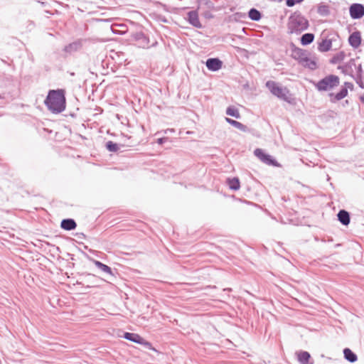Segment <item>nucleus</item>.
<instances>
[{"label":"nucleus","instance_id":"obj_1","mask_svg":"<svg viewBox=\"0 0 364 364\" xmlns=\"http://www.w3.org/2000/svg\"><path fill=\"white\" fill-rule=\"evenodd\" d=\"M44 103L52 113H61L65 110L66 106L65 90L58 89L49 90Z\"/></svg>","mask_w":364,"mask_h":364},{"label":"nucleus","instance_id":"obj_2","mask_svg":"<svg viewBox=\"0 0 364 364\" xmlns=\"http://www.w3.org/2000/svg\"><path fill=\"white\" fill-rule=\"evenodd\" d=\"M309 21L299 11L292 13L287 22V31L289 34L299 35L309 28Z\"/></svg>","mask_w":364,"mask_h":364},{"label":"nucleus","instance_id":"obj_3","mask_svg":"<svg viewBox=\"0 0 364 364\" xmlns=\"http://www.w3.org/2000/svg\"><path fill=\"white\" fill-rule=\"evenodd\" d=\"M266 87L273 95L288 103H292L294 100L287 87L279 86L274 81L268 80L266 82Z\"/></svg>","mask_w":364,"mask_h":364},{"label":"nucleus","instance_id":"obj_4","mask_svg":"<svg viewBox=\"0 0 364 364\" xmlns=\"http://www.w3.org/2000/svg\"><path fill=\"white\" fill-rule=\"evenodd\" d=\"M340 85V78L336 75H328L320 80V92H326L330 98L331 93Z\"/></svg>","mask_w":364,"mask_h":364},{"label":"nucleus","instance_id":"obj_5","mask_svg":"<svg viewBox=\"0 0 364 364\" xmlns=\"http://www.w3.org/2000/svg\"><path fill=\"white\" fill-rule=\"evenodd\" d=\"M254 154L264 164L274 167L280 166L277 161L271 155L265 153L262 149L257 148L254 151Z\"/></svg>","mask_w":364,"mask_h":364},{"label":"nucleus","instance_id":"obj_6","mask_svg":"<svg viewBox=\"0 0 364 364\" xmlns=\"http://www.w3.org/2000/svg\"><path fill=\"white\" fill-rule=\"evenodd\" d=\"M353 90V85L349 82H345L343 85L341 87L340 91L337 93H331L330 95V102L332 103H336L343 98H345L348 95V89Z\"/></svg>","mask_w":364,"mask_h":364},{"label":"nucleus","instance_id":"obj_7","mask_svg":"<svg viewBox=\"0 0 364 364\" xmlns=\"http://www.w3.org/2000/svg\"><path fill=\"white\" fill-rule=\"evenodd\" d=\"M290 49L291 58L297 60L300 65L304 61L307 55H310L308 50L296 46L293 43H290Z\"/></svg>","mask_w":364,"mask_h":364},{"label":"nucleus","instance_id":"obj_8","mask_svg":"<svg viewBox=\"0 0 364 364\" xmlns=\"http://www.w3.org/2000/svg\"><path fill=\"white\" fill-rule=\"evenodd\" d=\"M321 36H323V38L320 42V52L329 50L332 47V42L338 38V36L335 33L326 36L325 31L322 32Z\"/></svg>","mask_w":364,"mask_h":364},{"label":"nucleus","instance_id":"obj_9","mask_svg":"<svg viewBox=\"0 0 364 364\" xmlns=\"http://www.w3.org/2000/svg\"><path fill=\"white\" fill-rule=\"evenodd\" d=\"M80 277L82 281L77 282V284L85 285V283H87L86 287L88 288L97 286L98 281L102 280L101 278L95 276V274L89 273H83L80 275Z\"/></svg>","mask_w":364,"mask_h":364},{"label":"nucleus","instance_id":"obj_10","mask_svg":"<svg viewBox=\"0 0 364 364\" xmlns=\"http://www.w3.org/2000/svg\"><path fill=\"white\" fill-rule=\"evenodd\" d=\"M85 41H86L85 39H82V38L77 39L76 41L66 45L64 47L63 50L65 53L71 55L73 53L80 50L82 48L83 44Z\"/></svg>","mask_w":364,"mask_h":364},{"label":"nucleus","instance_id":"obj_11","mask_svg":"<svg viewBox=\"0 0 364 364\" xmlns=\"http://www.w3.org/2000/svg\"><path fill=\"white\" fill-rule=\"evenodd\" d=\"M132 38L136 41L139 48H149V38L143 32H135L132 34Z\"/></svg>","mask_w":364,"mask_h":364},{"label":"nucleus","instance_id":"obj_12","mask_svg":"<svg viewBox=\"0 0 364 364\" xmlns=\"http://www.w3.org/2000/svg\"><path fill=\"white\" fill-rule=\"evenodd\" d=\"M350 16L353 19H359L364 16V6L360 4H353L349 8Z\"/></svg>","mask_w":364,"mask_h":364},{"label":"nucleus","instance_id":"obj_13","mask_svg":"<svg viewBox=\"0 0 364 364\" xmlns=\"http://www.w3.org/2000/svg\"><path fill=\"white\" fill-rule=\"evenodd\" d=\"M295 355L300 364H314V360L308 351L299 350L295 353Z\"/></svg>","mask_w":364,"mask_h":364},{"label":"nucleus","instance_id":"obj_14","mask_svg":"<svg viewBox=\"0 0 364 364\" xmlns=\"http://www.w3.org/2000/svg\"><path fill=\"white\" fill-rule=\"evenodd\" d=\"M207 68L213 72H215L221 69L223 62L218 58H210L205 62Z\"/></svg>","mask_w":364,"mask_h":364},{"label":"nucleus","instance_id":"obj_15","mask_svg":"<svg viewBox=\"0 0 364 364\" xmlns=\"http://www.w3.org/2000/svg\"><path fill=\"white\" fill-rule=\"evenodd\" d=\"M187 21L191 26L197 28H203V26L199 21L198 14L196 10H192L188 12Z\"/></svg>","mask_w":364,"mask_h":364},{"label":"nucleus","instance_id":"obj_16","mask_svg":"<svg viewBox=\"0 0 364 364\" xmlns=\"http://www.w3.org/2000/svg\"><path fill=\"white\" fill-rule=\"evenodd\" d=\"M361 36L359 31L351 33L348 38V43L353 48H357L361 43Z\"/></svg>","mask_w":364,"mask_h":364},{"label":"nucleus","instance_id":"obj_17","mask_svg":"<svg viewBox=\"0 0 364 364\" xmlns=\"http://www.w3.org/2000/svg\"><path fill=\"white\" fill-rule=\"evenodd\" d=\"M77 223L73 218H65L62 220L60 223V228L65 230H73L76 228Z\"/></svg>","mask_w":364,"mask_h":364},{"label":"nucleus","instance_id":"obj_18","mask_svg":"<svg viewBox=\"0 0 364 364\" xmlns=\"http://www.w3.org/2000/svg\"><path fill=\"white\" fill-rule=\"evenodd\" d=\"M93 262H94L95 265L99 269H100L102 272H104L109 274L112 277H114L115 276V273L114 272L112 269L110 267H109L108 265L102 263L100 261L95 260V259H93Z\"/></svg>","mask_w":364,"mask_h":364},{"label":"nucleus","instance_id":"obj_19","mask_svg":"<svg viewBox=\"0 0 364 364\" xmlns=\"http://www.w3.org/2000/svg\"><path fill=\"white\" fill-rule=\"evenodd\" d=\"M338 220L343 225H348L350 222V214L346 210H341L337 214Z\"/></svg>","mask_w":364,"mask_h":364},{"label":"nucleus","instance_id":"obj_20","mask_svg":"<svg viewBox=\"0 0 364 364\" xmlns=\"http://www.w3.org/2000/svg\"><path fill=\"white\" fill-rule=\"evenodd\" d=\"M124 339L139 344L143 341V338L137 333L125 332L122 336Z\"/></svg>","mask_w":364,"mask_h":364},{"label":"nucleus","instance_id":"obj_21","mask_svg":"<svg viewBox=\"0 0 364 364\" xmlns=\"http://www.w3.org/2000/svg\"><path fill=\"white\" fill-rule=\"evenodd\" d=\"M226 183L232 191H237L240 188V182L237 177L228 178Z\"/></svg>","mask_w":364,"mask_h":364},{"label":"nucleus","instance_id":"obj_22","mask_svg":"<svg viewBox=\"0 0 364 364\" xmlns=\"http://www.w3.org/2000/svg\"><path fill=\"white\" fill-rule=\"evenodd\" d=\"M225 121L232 127L238 129L239 130L242 132H247L248 130V128L246 125L242 124L241 122L236 121L235 119H232L231 118L226 117Z\"/></svg>","mask_w":364,"mask_h":364},{"label":"nucleus","instance_id":"obj_23","mask_svg":"<svg viewBox=\"0 0 364 364\" xmlns=\"http://www.w3.org/2000/svg\"><path fill=\"white\" fill-rule=\"evenodd\" d=\"M344 358L350 363H355L358 360L357 355L350 348H346L343 350Z\"/></svg>","mask_w":364,"mask_h":364},{"label":"nucleus","instance_id":"obj_24","mask_svg":"<svg viewBox=\"0 0 364 364\" xmlns=\"http://www.w3.org/2000/svg\"><path fill=\"white\" fill-rule=\"evenodd\" d=\"M314 34L311 33H306L303 34L300 38V42L302 46H308L311 44L314 40Z\"/></svg>","mask_w":364,"mask_h":364},{"label":"nucleus","instance_id":"obj_25","mask_svg":"<svg viewBox=\"0 0 364 364\" xmlns=\"http://www.w3.org/2000/svg\"><path fill=\"white\" fill-rule=\"evenodd\" d=\"M248 17L252 20L255 21H259L262 17V13L257 10V9L252 8L248 11Z\"/></svg>","mask_w":364,"mask_h":364},{"label":"nucleus","instance_id":"obj_26","mask_svg":"<svg viewBox=\"0 0 364 364\" xmlns=\"http://www.w3.org/2000/svg\"><path fill=\"white\" fill-rule=\"evenodd\" d=\"M301 65L310 70H315L317 67V63L315 60L311 59L309 58V55H307L304 61L301 63Z\"/></svg>","mask_w":364,"mask_h":364},{"label":"nucleus","instance_id":"obj_27","mask_svg":"<svg viewBox=\"0 0 364 364\" xmlns=\"http://www.w3.org/2000/svg\"><path fill=\"white\" fill-rule=\"evenodd\" d=\"M226 114L227 115H229V116H231V117H233L236 119H240L241 117L240 116V112L238 110L237 108H236L234 106H229L227 109H226V112H225Z\"/></svg>","mask_w":364,"mask_h":364},{"label":"nucleus","instance_id":"obj_28","mask_svg":"<svg viewBox=\"0 0 364 364\" xmlns=\"http://www.w3.org/2000/svg\"><path fill=\"white\" fill-rule=\"evenodd\" d=\"M345 56H346L345 53L343 51H341V52L336 53V55H334L329 60V63L331 64H333V65L339 63L344 60Z\"/></svg>","mask_w":364,"mask_h":364},{"label":"nucleus","instance_id":"obj_29","mask_svg":"<svg viewBox=\"0 0 364 364\" xmlns=\"http://www.w3.org/2000/svg\"><path fill=\"white\" fill-rule=\"evenodd\" d=\"M353 66H355V60L350 59V61L346 63L344 65L339 66L338 69H341L343 73L348 74L350 71H352Z\"/></svg>","mask_w":364,"mask_h":364},{"label":"nucleus","instance_id":"obj_30","mask_svg":"<svg viewBox=\"0 0 364 364\" xmlns=\"http://www.w3.org/2000/svg\"><path fill=\"white\" fill-rule=\"evenodd\" d=\"M105 147L110 152H117L119 149L118 144L112 141L106 142Z\"/></svg>","mask_w":364,"mask_h":364},{"label":"nucleus","instance_id":"obj_31","mask_svg":"<svg viewBox=\"0 0 364 364\" xmlns=\"http://www.w3.org/2000/svg\"><path fill=\"white\" fill-rule=\"evenodd\" d=\"M330 13L329 6L327 5H323L320 4V15L327 16Z\"/></svg>","mask_w":364,"mask_h":364},{"label":"nucleus","instance_id":"obj_32","mask_svg":"<svg viewBox=\"0 0 364 364\" xmlns=\"http://www.w3.org/2000/svg\"><path fill=\"white\" fill-rule=\"evenodd\" d=\"M139 344L144 346L147 349L157 352L156 349L152 346V344L144 338H143V341H141V343H139Z\"/></svg>","mask_w":364,"mask_h":364},{"label":"nucleus","instance_id":"obj_33","mask_svg":"<svg viewBox=\"0 0 364 364\" xmlns=\"http://www.w3.org/2000/svg\"><path fill=\"white\" fill-rule=\"evenodd\" d=\"M304 1V0H286V5L288 7H292L296 4H301Z\"/></svg>","mask_w":364,"mask_h":364},{"label":"nucleus","instance_id":"obj_34","mask_svg":"<svg viewBox=\"0 0 364 364\" xmlns=\"http://www.w3.org/2000/svg\"><path fill=\"white\" fill-rule=\"evenodd\" d=\"M200 3L205 5L208 9H213L214 4L210 0H200Z\"/></svg>","mask_w":364,"mask_h":364},{"label":"nucleus","instance_id":"obj_35","mask_svg":"<svg viewBox=\"0 0 364 364\" xmlns=\"http://www.w3.org/2000/svg\"><path fill=\"white\" fill-rule=\"evenodd\" d=\"M168 141V137H161V138L158 139L156 142H157L158 144L162 145V144H164L165 142H166Z\"/></svg>","mask_w":364,"mask_h":364},{"label":"nucleus","instance_id":"obj_36","mask_svg":"<svg viewBox=\"0 0 364 364\" xmlns=\"http://www.w3.org/2000/svg\"><path fill=\"white\" fill-rule=\"evenodd\" d=\"M355 81L360 87L364 88V84H363V81L361 80V75L357 76Z\"/></svg>","mask_w":364,"mask_h":364},{"label":"nucleus","instance_id":"obj_37","mask_svg":"<svg viewBox=\"0 0 364 364\" xmlns=\"http://www.w3.org/2000/svg\"><path fill=\"white\" fill-rule=\"evenodd\" d=\"M204 16L207 18H211L213 17V14L210 11L205 12Z\"/></svg>","mask_w":364,"mask_h":364},{"label":"nucleus","instance_id":"obj_38","mask_svg":"<svg viewBox=\"0 0 364 364\" xmlns=\"http://www.w3.org/2000/svg\"><path fill=\"white\" fill-rule=\"evenodd\" d=\"M76 235L79 239H85L86 237L85 235L83 232H77Z\"/></svg>","mask_w":364,"mask_h":364},{"label":"nucleus","instance_id":"obj_39","mask_svg":"<svg viewBox=\"0 0 364 364\" xmlns=\"http://www.w3.org/2000/svg\"><path fill=\"white\" fill-rule=\"evenodd\" d=\"M362 73V66L361 65H359L358 67V75L357 76H360Z\"/></svg>","mask_w":364,"mask_h":364},{"label":"nucleus","instance_id":"obj_40","mask_svg":"<svg viewBox=\"0 0 364 364\" xmlns=\"http://www.w3.org/2000/svg\"><path fill=\"white\" fill-rule=\"evenodd\" d=\"M174 132V129H167L166 130L164 131V132L166 134L168 132Z\"/></svg>","mask_w":364,"mask_h":364},{"label":"nucleus","instance_id":"obj_41","mask_svg":"<svg viewBox=\"0 0 364 364\" xmlns=\"http://www.w3.org/2000/svg\"><path fill=\"white\" fill-rule=\"evenodd\" d=\"M223 291H231L232 289L231 288H225V289H223Z\"/></svg>","mask_w":364,"mask_h":364},{"label":"nucleus","instance_id":"obj_42","mask_svg":"<svg viewBox=\"0 0 364 364\" xmlns=\"http://www.w3.org/2000/svg\"><path fill=\"white\" fill-rule=\"evenodd\" d=\"M38 3H41V5H43V6H46V2H41V1H38Z\"/></svg>","mask_w":364,"mask_h":364},{"label":"nucleus","instance_id":"obj_43","mask_svg":"<svg viewBox=\"0 0 364 364\" xmlns=\"http://www.w3.org/2000/svg\"><path fill=\"white\" fill-rule=\"evenodd\" d=\"M314 85H315V87L318 90V87H319L318 82H316Z\"/></svg>","mask_w":364,"mask_h":364},{"label":"nucleus","instance_id":"obj_44","mask_svg":"<svg viewBox=\"0 0 364 364\" xmlns=\"http://www.w3.org/2000/svg\"><path fill=\"white\" fill-rule=\"evenodd\" d=\"M316 8L317 9V11H318V10H319L318 6H317Z\"/></svg>","mask_w":364,"mask_h":364},{"label":"nucleus","instance_id":"obj_45","mask_svg":"<svg viewBox=\"0 0 364 364\" xmlns=\"http://www.w3.org/2000/svg\"><path fill=\"white\" fill-rule=\"evenodd\" d=\"M315 240H318V238L317 237V236H316V237H315Z\"/></svg>","mask_w":364,"mask_h":364}]
</instances>
